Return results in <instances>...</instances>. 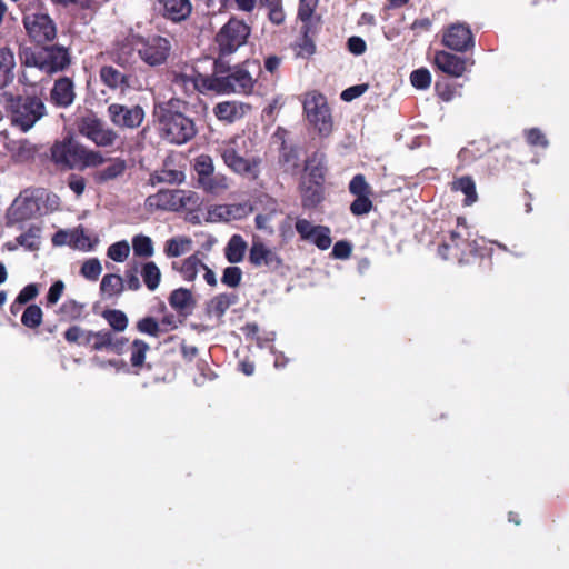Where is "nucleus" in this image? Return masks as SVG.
<instances>
[{
  "label": "nucleus",
  "mask_w": 569,
  "mask_h": 569,
  "mask_svg": "<svg viewBox=\"0 0 569 569\" xmlns=\"http://www.w3.org/2000/svg\"><path fill=\"white\" fill-rule=\"evenodd\" d=\"M179 189H163L146 199V207L150 210L178 211L181 203Z\"/></svg>",
  "instance_id": "18"
},
{
  "label": "nucleus",
  "mask_w": 569,
  "mask_h": 569,
  "mask_svg": "<svg viewBox=\"0 0 569 569\" xmlns=\"http://www.w3.org/2000/svg\"><path fill=\"white\" fill-rule=\"evenodd\" d=\"M373 204L370 200V196H360L356 197V199L350 204V211L353 216H365L368 214Z\"/></svg>",
  "instance_id": "55"
},
{
  "label": "nucleus",
  "mask_w": 569,
  "mask_h": 569,
  "mask_svg": "<svg viewBox=\"0 0 569 569\" xmlns=\"http://www.w3.org/2000/svg\"><path fill=\"white\" fill-rule=\"evenodd\" d=\"M74 98V84L70 78L62 77L54 82L50 92V99L53 104L67 108L73 103Z\"/></svg>",
  "instance_id": "20"
},
{
  "label": "nucleus",
  "mask_w": 569,
  "mask_h": 569,
  "mask_svg": "<svg viewBox=\"0 0 569 569\" xmlns=\"http://www.w3.org/2000/svg\"><path fill=\"white\" fill-rule=\"evenodd\" d=\"M468 227L463 218L457 219V228L450 232L449 240H445L438 252L443 259H448V251L455 250V257H462L476 252V248L468 242Z\"/></svg>",
  "instance_id": "11"
},
{
  "label": "nucleus",
  "mask_w": 569,
  "mask_h": 569,
  "mask_svg": "<svg viewBox=\"0 0 569 569\" xmlns=\"http://www.w3.org/2000/svg\"><path fill=\"white\" fill-rule=\"evenodd\" d=\"M124 280V288L137 291L141 288V283L138 277V268L134 267L132 269H128L124 272V277H122Z\"/></svg>",
  "instance_id": "60"
},
{
  "label": "nucleus",
  "mask_w": 569,
  "mask_h": 569,
  "mask_svg": "<svg viewBox=\"0 0 569 569\" xmlns=\"http://www.w3.org/2000/svg\"><path fill=\"white\" fill-rule=\"evenodd\" d=\"M198 183L206 192L213 194H217L229 188L228 178L223 174H214V172L211 173V176L201 179Z\"/></svg>",
  "instance_id": "37"
},
{
  "label": "nucleus",
  "mask_w": 569,
  "mask_h": 569,
  "mask_svg": "<svg viewBox=\"0 0 569 569\" xmlns=\"http://www.w3.org/2000/svg\"><path fill=\"white\" fill-rule=\"evenodd\" d=\"M246 139L238 137L224 142L219 148L224 164L237 174L251 173L256 164L246 156Z\"/></svg>",
  "instance_id": "7"
},
{
  "label": "nucleus",
  "mask_w": 569,
  "mask_h": 569,
  "mask_svg": "<svg viewBox=\"0 0 569 569\" xmlns=\"http://www.w3.org/2000/svg\"><path fill=\"white\" fill-rule=\"evenodd\" d=\"M37 153V148L34 144L29 142L28 140H20L16 142L12 148V157L16 161L27 162L34 158Z\"/></svg>",
  "instance_id": "41"
},
{
  "label": "nucleus",
  "mask_w": 569,
  "mask_h": 569,
  "mask_svg": "<svg viewBox=\"0 0 569 569\" xmlns=\"http://www.w3.org/2000/svg\"><path fill=\"white\" fill-rule=\"evenodd\" d=\"M149 345L141 340L136 339L133 340L131 345V356H130V362L132 367H141L146 359V353L149 350Z\"/></svg>",
  "instance_id": "49"
},
{
  "label": "nucleus",
  "mask_w": 569,
  "mask_h": 569,
  "mask_svg": "<svg viewBox=\"0 0 569 569\" xmlns=\"http://www.w3.org/2000/svg\"><path fill=\"white\" fill-rule=\"evenodd\" d=\"M79 132L97 147H111L118 134L94 114L83 117L79 122Z\"/></svg>",
  "instance_id": "9"
},
{
  "label": "nucleus",
  "mask_w": 569,
  "mask_h": 569,
  "mask_svg": "<svg viewBox=\"0 0 569 569\" xmlns=\"http://www.w3.org/2000/svg\"><path fill=\"white\" fill-rule=\"evenodd\" d=\"M348 50L355 56H361L366 52L367 44L366 41L357 36L350 37L347 41Z\"/></svg>",
  "instance_id": "62"
},
{
  "label": "nucleus",
  "mask_w": 569,
  "mask_h": 569,
  "mask_svg": "<svg viewBox=\"0 0 569 569\" xmlns=\"http://www.w3.org/2000/svg\"><path fill=\"white\" fill-rule=\"evenodd\" d=\"M141 277L146 287L150 291H154L161 281V271L153 261H148L142 264Z\"/></svg>",
  "instance_id": "38"
},
{
  "label": "nucleus",
  "mask_w": 569,
  "mask_h": 569,
  "mask_svg": "<svg viewBox=\"0 0 569 569\" xmlns=\"http://www.w3.org/2000/svg\"><path fill=\"white\" fill-rule=\"evenodd\" d=\"M303 112L309 123L317 130L322 138L329 137L333 131V120L331 110L326 97L317 91L305 94Z\"/></svg>",
  "instance_id": "5"
},
{
  "label": "nucleus",
  "mask_w": 569,
  "mask_h": 569,
  "mask_svg": "<svg viewBox=\"0 0 569 569\" xmlns=\"http://www.w3.org/2000/svg\"><path fill=\"white\" fill-rule=\"evenodd\" d=\"M102 272V266L98 258L86 260L80 269V273L89 281H97Z\"/></svg>",
  "instance_id": "48"
},
{
  "label": "nucleus",
  "mask_w": 569,
  "mask_h": 569,
  "mask_svg": "<svg viewBox=\"0 0 569 569\" xmlns=\"http://www.w3.org/2000/svg\"><path fill=\"white\" fill-rule=\"evenodd\" d=\"M351 244L347 241H338L332 248L331 254L336 259H347L351 254Z\"/></svg>",
  "instance_id": "64"
},
{
  "label": "nucleus",
  "mask_w": 569,
  "mask_h": 569,
  "mask_svg": "<svg viewBox=\"0 0 569 569\" xmlns=\"http://www.w3.org/2000/svg\"><path fill=\"white\" fill-rule=\"evenodd\" d=\"M170 307L180 316L188 317L196 307V299L192 292L186 288L174 289L168 298Z\"/></svg>",
  "instance_id": "24"
},
{
  "label": "nucleus",
  "mask_w": 569,
  "mask_h": 569,
  "mask_svg": "<svg viewBox=\"0 0 569 569\" xmlns=\"http://www.w3.org/2000/svg\"><path fill=\"white\" fill-rule=\"evenodd\" d=\"M250 36V27L242 20L231 18L217 33L216 43L219 50V58L234 53L242 47Z\"/></svg>",
  "instance_id": "6"
},
{
  "label": "nucleus",
  "mask_w": 569,
  "mask_h": 569,
  "mask_svg": "<svg viewBox=\"0 0 569 569\" xmlns=\"http://www.w3.org/2000/svg\"><path fill=\"white\" fill-rule=\"evenodd\" d=\"M159 4L162 16L176 23L187 20L192 12L190 0H159Z\"/></svg>",
  "instance_id": "19"
},
{
  "label": "nucleus",
  "mask_w": 569,
  "mask_h": 569,
  "mask_svg": "<svg viewBox=\"0 0 569 569\" xmlns=\"http://www.w3.org/2000/svg\"><path fill=\"white\" fill-rule=\"evenodd\" d=\"M317 228L318 226L311 224L307 219H298L296 222V230L303 240L311 239Z\"/></svg>",
  "instance_id": "59"
},
{
  "label": "nucleus",
  "mask_w": 569,
  "mask_h": 569,
  "mask_svg": "<svg viewBox=\"0 0 569 569\" xmlns=\"http://www.w3.org/2000/svg\"><path fill=\"white\" fill-rule=\"evenodd\" d=\"M260 72L258 60H246L242 63L230 66L222 58L213 61L211 74V91L219 94H243L252 93Z\"/></svg>",
  "instance_id": "1"
},
{
  "label": "nucleus",
  "mask_w": 569,
  "mask_h": 569,
  "mask_svg": "<svg viewBox=\"0 0 569 569\" xmlns=\"http://www.w3.org/2000/svg\"><path fill=\"white\" fill-rule=\"evenodd\" d=\"M83 232L72 231L68 232L64 230H60L54 233L52 238V242L54 246H73L76 248L80 247V238H83Z\"/></svg>",
  "instance_id": "45"
},
{
  "label": "nucleus",
  "mask_w": 569,
  "mask_h": 569,
  "mask_svg": "<svg viewBox=\"0 0 569 569\" xmlns=\"http://www.w3.org/2000/svg\"><path fill=\"white\" fill-rule=\"evenodd\" d=\"M101 82L110 90L126 93L132 88L130 74L123 73L112 66H102L99 71Z\"/></svg>",
  "instance_id": "17"
},
{
  "label": "nucleus",
  "mask_w": 569,
  "mask_h": 569,
  "mask_svg": "<svg viewBox=\"0 0 569 569\" xmlns=\"http://www.w3.org/2000/svg\"><path fill=\"white\" fill-rule=\"evenodd\" d=\"M193 168L198 176V179H197L198 182L201 179H203L208 176H211V173L214 172L213 161H212L211 157H209L207 154H201L198 158H196Z\"/></svg>",
  "instance_id": "50"
},
{
  "label": "nucleus",
  "mask_w": 569,
  "mask_h": 569,
  "mask_svg": "<svg viewBox=\"0 0 569 569\" xmlns=\"http://www.w3.org/2000/svg\"><path fill=\"white\" fill-rule=\"evenodd\" d=\"M20 58L24 68H36L46 74L63 71L71 62L68 49L57 44L24 49Z\"/></svg>",
  "instance_id": "4"
},
{
  "label": "nucleus",
  "mask_w": 569,
  "mask_h": 569,
  "mask_svg": "<svg viewBox=\"0 0 569 569\" xmlns=\"http://www.w3.org/2000/svg\"><path fill=\"white\" fill-rule=\"evenodd\" d=\"M179 198L181 199V203L179 206L180 209L192 210L193 208L199 206V196L193 191H186L179 189Z\"/></svg>",
  "instance_id": "58"
},
{
  "label": "nucleus",
  "mask_w": 569,
  "mask_h": 569,
  "mask_svg": "<svg viewBox=\"0 0 569 569\" xmlns=\"http://www.w3.org/2000/svg\"><path fill=\"white\" fill-rule=\"evenodd\" d=\"M2 97L11 124L22 132L29 131L47 112L46 104L39 97H16L9 92H3Z\"/></svg>",
  "instance_id": "2"
},
{
  "label": "nucleus",
  "mask_w": 569,
  "mask_h": 569,
  "mask_svg": "<svg viewBox=\"0 0 569 569\" xmlns=\"http://www.w3.org/2000/svg\"><path fill=\"white\" fill-rule=\"evenodd\" d=\"M100 290L108 298L119 297L124 290V280L119 274H106L101 280Z\"/></svg>",
  "instance_id": "34"
},
{
  "label": "nucleus",
  "mask_w": 569,
  "mask_h": 569,
  "mask_svg": "<svg viewBox=\"0 0 569 569\" xmlns=\"http://www.w3.org/2000/svg\"><path fill=\"white\" fill-rule=\"evenodd\" d=\"M12 207L20 219L31 217L40 209L38 199L31 190L20 192L14 199Z\"/></svg>",
  "instance_id": "27"
},
{
  "label": "nucleus",
  "mask_w": 569,
  "mask_h": 569,
  "mask_svg": "<svg viewBox=\"0 0 569 569\" xmlns=\"http://www.w3.org/2000/svg\"><path fill=\"white\" fill-rule=\"evenodd\" d=\"M154 116L158 119L161 136L171 143L183 144L197 133L193 120L173 110L170 104L156 106Z\"/></svg>",
  "instance_id": "3"
},
{
  "label": "nucleus",
  "mask_w": 569,
  "mask_h": 569,
  "mask_svg": "<svg viewBox=\"0 0 569 569\" xmlns=\"http://www.w3.org/2000/svg\"><path fill=\"white\" fill-rule=\"evenodd\" d=\"M103 318L114 331L122 332L128 327V317L121 310H106Z\"/></svg>",
  "instance_id": "44"
},
{
  "label": "nucleus",
  "mask_w": 569,
  "mask_h": 569,
  "mask_svg": "<svg viewBox=\"0 0 569 569\" xmlns=\"http://www.w3.org/2000/svg\"><path fill=\"white\" fill-rule=\"evenodd\" d=\"M201 268H204V262L198 253L191 254L180 262H172V269L178 271L184 281L189 282L196 280Z\"/></svg>",
  "instance_id": "28"
},
{
  "label": "nucleus",
  "mask_w": 569,
  "mask_h": 569,
  "mask_svg": "<svg viewBox=\"0 0 569 569\" xmlns=\"http://www.w3.org/2000/svg\"><path fill=\"white\" fill-rule=\"evenodd\" d=\"M436 66L445 73L459 78L466 71V59L447 51H438L435 54Z\"/></svg>",
  "instance_id": "21"
},
{
  "label": "nucleus",
  "mask_w": 569,
  "mask_h": 569,
  "mask_svg": "<svg viewBox=\"0 0 569 569\" xmlns=\"http://www.w3.org/2000/svg\"><path fill=\"white\" fill-rule=\"evenodd\" d=\"M349 191L356 197L370 196L372 192L370 186L366 181L365 176L360 173L356 174L350 181Z\"/></svg>",
  "instance_id": "53"
},
{
  "label": "nucleus",
  "mask_w": 569,
  "mask_h": 569,
  "mask_svg": "<svg viewBox=\"0 0 569 569\" xmlns=\"http://www.w3.org/2000/svg\"><path fill=\"white\" fill-rule=\"evenodd\" d=\"M38 287L34 283H30L26 286L16 298L14 302L11 305V312H14V305H24L31 300H33L38 296Z\"/></svg>",
  "instance_id": "57"
},
{
  "label": "nucleus",
  "mask_w": 569,
  "mask_h": 569,
  "mask_svg": "<svg viewBox=\"0 0 569 569\" xmlns=\"http://www.w3.org/2000/svg\"><path fill=\"white\" fill-rule=\"evenodd\" d=\"M305 169L309 173L312 182L323 183L327 172L326 154L320 151L313 152L306 160Z\"/></svg>",
  "instance_id": "30"
},
{
  "label": "nucleus",
  "mask_w": 569,
  "mask_h": 569,
  "mask_svg": "<svg viewBox=\"0 0 569 569\" xmlns=\"http://www.w3.org/2000/svg\"><path fill=\"white\" fill-rule=\"evenodd\" d=\"M322 200V183L312 182L302 189V204L307 208L316 207Z\"/></svg>",
  "instance_id": "42"
},
{
  "label": "nucleus",
  "mask_w": 569,
  "mask_h": 569,
  "mask_svg": "<svg viewBox=\"0 0 569 569\" xmlns=\"http://www.w3.org/2000/svg\"><path fill=\"white\" fill-rule=\"evenodd\" d=\"M208 214L212 222L230 221L240 219L244 214V207L241 204H219L209 209Z\"/></svg>",
  "instance_id": "29"
},
{
  "label": "nucleus",
  "mask_w": 569,
  "mask_h": 569,
  "mask_svg": "<svg viewBox=\"0 0 569 569\" xmlns=\"http://www.w3.org/2000/svg\"><path fill=\"white\" fill-rule=\"evenodd\" d=\"M136 46L140 59L150 67L163 64L171 50L169 40L160 36L141 38Z\"/></svg>",
  "instance_id": "8"
},
{
  "label": "nucleus",
  "mask_w": 569,
  "mask_h": 569,
  "mask_svg": "<svg viewBox=\"0 0 569 569\" xmlns=\"http://www.w3.org/2000/svg\"><path fill=\"white\" fill-rule=\"evenodd\" d=\"M80 149L81 144L73 139L56 141L51 147V159L57 166L62 168H78Z\"/></svg>",
  "instance_id": "13"
},
{
  "label": "nucleus",
  "mask_w": 569,
  "mask_h": 569,
  "mask_svg": "<svg viewBox=\"0 0 569 569\" xmlns=\"http://www.w3.org/2000/svg\"><path fill=\"white\" fill-rule=\"evenodd\" d=\"M104 162V158L99 151L91 150L81 144L79 157V169L98 167Z\"/></svg>",
  "instance_id": "43"
},
{
  "label": "nucleus",
  "mask_w": 569,
  "mask_h": 569,
  "mask_svg": "<svg viewBox=\"0 0 569 569\" xmlns=\"http://www.w3.org/2000/svg\"><path fill=\"white\" fill-rule=\"evenodd\" d=\"M14 67L16 59L13 51L8 47H0V89L13 82Z\"/></svg>",
  "instance_id": "26"
},
{
  "label": "nucleus",
  "mask_w": 569,
  "mask_h": 569,
  "mask_svg": "<svg viewBox=\"0 0 569 569\" xmlns=\"http://www.w3.org/2000/svg\"><path fill=\"white\" fill-rule=\"evenodd\" d=\"M172 84L187 94L206 93L211 91V74L203 76L194 70L178 72L173 74Z\"/></svg>",
  "instance_id": "15"
},
{
  "label": "nucleus",
  "mask_w": 569,
  "mask_h": 569,
  "mask_svg": "<svg viewBox=\"0 0 569 569\" xmlns=\"http://www.w3.org/2000/svg\"><path fill=\"white\" fill-rule=\"evenodd\" d=\"M452 189L465 193V204L471 206L478 199L476 184L471 177L465 176L452 182Z\"/></svg>",
  "instance_id": "36"
},
{
  "label": "nucleus",
  "mask_w": 569,
  "mask_h": 569,
  "mask_svg": "<svg viewBox=\"0 0 569 569\" xmlns=\"http://www.w3.org/2000/svg\"><path fill=\"white\" fill-rule=\"evenodd\" d=\"M526 137L528 143L531 146H541L543 148L548 146V140L546 139L543 133L537 128L528 130Z\"/></svg>",
  "instance_id": "63"
},
{
  "label": "nucleus",
  "mask_w": 569,
  "mask_h": 569,
  "mask_svg": "<svg viewBox=\"0 0 569 569\" xmlns=\"http://www.w3.org/2000/svg\"><path fill=\"white\" fill-rule=\"evenodd\" d=\"M247 250V242L240 234H233L224 249L226 259L230 263H239L243 260Z\"/></svg>",
  "instance_id": "33"
},
{
  "label": "nucleus",
  "mask_w": 569,
  "mask_h": 569,
  "mask_svg": "<svg viewBox=\"0 0 569 569\" xmlns=\"http://www.w3.org/2000/svg\"><path fill=\"white\" fill-rule=\"evenodd\" d=\"M21 322L28 328H37L42 322V310L37 305H30L22 313Z\"/></svg>",
  "instance_id": "46"
},
{
  "label": "nucleus",
  "mask_w": 569,
  "mask_h": 569,
  "mask_svg": "<svg viewBox=\"0 0 569 569\" xmlns=\"http://www.w3.org/2000/svg\"><path fill=\"white\" fill-rule=\"evenodd\" d=\"M23 26L28 36L39 44L50 42L57 36L56 23L47 13L26 14Z\"/></svg>",
  "instance_id": "10"
},
{
  "label": "nucleus",
  "mask_w": 569,
  "mask_h": 569,
  "mask_svg": "<svg viewBox=\"0 0 569 569\" xmlns=\"http://www.w3.org/2000/svg\"><path fill=\"white\" fill-rule=\"evenodd\" d=\"M442 43L453 51L465 52L475 46V40L469 26L457 22L447 28Z\"/></svg>",
  "instance_id": "14"
},
{
  "label": "nucleus",
  "mask_w": 569,
  "mask_h": 569,
  "mask_svg": "<svg viewBox=\"0 0 569 569\" xmlns=\"http://www.w3.org/2000/svg\"><path fill=\"white\" fill-rule=\"evenodd\" d=\"M242 280V270L239 267H227L223 270L221 282L230 288H237Z\"/></svg>",
  "instance_id": "56"
},
{
  "label": "nucleus",
  "mask_w": 569,
  "mask_h": 569,
  "mask_svg": "<svg viewBox=\"0 0 569 569\" xmlns=\"http://www.w3.org/2000/svg\"><path fill=\"white\" fill-rule=\"evenodd\" d=\"M250 110V106L239 101H223L219 102L213 112L216 117L228 123H232L241 118Z\"/></svg>",
  "instance_id": "23"
},
{
  "label": "nucleus",
  "mask_w": 569,
  "mask_h": 569,
  "mask_svg": "<svg viewBox=\"0 0 569 569\" xmlns=\"http://www.w3.org/2000/svg\"><path fill=\"white\" fill-rule=\"evenodd\" d=\"M108 116L116 127L136 129L140 127L144 119V110L138 104L128 107L120 103H111L108 107Z\"/></svg>",
  "instance_id": "12"
},
{
  "label": "nucleus",
  "mask_w": 569,
  "mask_h": 569,
  "mask_svg": "<svg viewBox=\"0 0 569 569\" xmlns=\"http://www.w3.org/2000/svg\"><path fill=\"white\" fill-rule=\"evenodd\" d=\"M410 81L415 88L425 90L430 87L431 74L428 69L420 68L411 72Z\"/></svg>",
  "instance_id": "54"
},
{
  "label": "nucleus",
  "mask_w": 569,
  "mask_h": 569,
  "mask_svg": "<svg viewBox=\"0 0 569 569\" xmlns=\"http://www.w3.org/2000/svg\"><path fill=\"white\" fill-rule=\"evenodd\" d=\"M184 173L181 170L162 168L151 174L150 181L157 183L180 184L184 181Z\"/></svg>",
  "instance_id": "35"
},
{
  "label": "nucleus",
  "mask_w": 569,
  "mask_h": 569,
  "mask_svg": "<svg viewBox=\"0 0 569 569\" xmlns=\"http://www.w3.org/2000/svg\"><path fill=\"white\" fill-rule=\"evenodd\" d=\"M192 240L186 236H178L166 241L163 252L168 258H178L191 250Z\"/></svg>",
  "instance_id": "32"
},
{
  "label": "nucleus",
  "mask_w": 569,
  "mask_h": 569,
  "mask_svg": "<svg viewBox=\"0 0 569 569\" xmlns=\"http://www.w3.org/2000/svg\"><path fill=\"white\" fill-rule=\"evenodd\" d=\"M139 332L149 335L151 337H159L162 332L159 322L153 317H144L137 322Z\"/></svg>",
  "instance_id": "51"
},
{
  "label": "nucleus",
  "mask_w": 569,
  "mask_h": 569,
  "mask_svg": "<svg viewBox=\"0 0 569 569\" xmlns=\"http://www.w3.org/2000/svg\"><path fill=\"white\" fill-rule=\"evenodd\" d=\"M309 241L315 243L320 250H327L332 242L330 237V229L325 226H318Z\"/></svg>",
  "instance_id": "52"
},
{
  "label": "nucleus",
  "mask_w": 569,
  "mask_h": 569,
  "mask_svg": "<svg viewBox=\"0 0 569 569\" xmlns=\"http://www.w3.org/2000/svg\"><path fill=\"white\" fill-rule=\"evenodd\" d=\"M91 337L92 349L97 351L106 349L119 355L122 352L123 347L127 343V339L118 338L110 330L93 331V336Z\"/></svg>",
  "instance_id": "22"
},
{
  "label": "nucleus",
  "mask_w": 569,
  "mask_h": 569,
  "mask_svg": "<svg viewBox=\"0 0 569 569\" xmlns=\"http://www.w3.org/2000/svg\"><path fill=\"white\" fill-rule=\"evenodd\" d=\"M130 254V244L127 240H121L112 243L108 250L107 256L116 262H123Z\"/></svg>",
  "instance_id": "47"
},
{
  "label": "nucleus",
  "mask_w": 569,
  "mask_h": 569,
  "mask_svg": "<svg viewBox=\"0 0 569 569\" xmlns=\"http://www.w3.org/2000/svg\"><path fill=\"white\" fill-rule=\"evenodd\" d=\"M249 261L254 267L266 266L272 269H278L282 264L278 253L261 241L252 242L249 251Z\"/></svg>",
  "instance_id": "16"
},
{
  "label": "nucleus",
  "mask_w": 569,
  "mask_h": 569,
  "mask_svg": "<svg viewBox=\"0 0 569 569\" xmlns=\"http://www.w3.org/2000/svg\"><path fill=\"white\" fill-rule=\"evenodd\" d=\"M132 250L136 257L150 258L154 253L153 242L148 236L137 234L132 238Z\"/></svg>",
  "instance_id": "39"
},
{
  "label": "nucleus",
  "mask_w": 569,
  "mask_h": 569,
  "mask_svg": "<svg viewBox=\"0 0 569 569\" xmlns=\"http://www.w3.org/2000/svg\"><path fill=\"white\" fill-rule=\"evenodd\" d=\"M64 289V283L61 280L56 281L49 288L47 295V302L49 306L56 305L62 296Z\"/></svg>",
  "instance_id": "61"
},
{
  "label": "nucleus",
  "mask_w": 569,
  "mask_h": 569,
  "mask_svg": "<svg viewBox=\"0 0 569 569\" xmlns=\"http://www.w3.org/2000/svg\"><path fill=\"white\" fill-rule=\"evenodd\" d=\"M127 169L126 160L121 158H113L109 163L96 172L94 180L99 183H104L121 177Z\"/></svg>",
  "instance_id": "31"
},
{
  "label": "nucleus",
  "mask_w": 569,
  "mask_h": 569,
  "mask_svg": "<svg viewBox=\"0 0 569 569\" xmlns=\"http://www.w3.org/2000/svg\"><path fill=\"white\" fill-rule=\"evenodd\" d=\"M238 302V296L233 292H224L214 296L207 303V313L209 317H214L221 320L227 310Z\"/></svg>",
  "instance_id": "25"
},
{
  "label": "nucleus",
  "mask_w": 569,
  "mask_h": 569,
  "mask_svg": "<svg viewBox=\"0 0 569 569\" xmlns=\"http://www.w3.org/2000/svg\"><path fill=\"white\" fill-rule=\"evenodd\" d=\"M40 236L41 229L39 227L31 226L24 233L17 237L16 240L19 246L27 250L34 251L40 247Z\"/></svg>",
  "instance_id": "40"
}]
</instances>
